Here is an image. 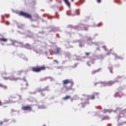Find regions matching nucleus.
Returning <instances> with one entry per match:
<instances>
[{"instance_id":"nucleus-1","label":"nucleus","mask_w":126,"mask_h":126,"mask_svg":"<svg viewBox=\"0 0 126 126\" xmlns=\"http://www.w3.org/2000/svg\"><path fill=\"white\" fill-rule=\"evenodd\" d=\"M46 70V66H37L35 67H32V70L33 71V72H41L42 70Z\"/></svg>"},{"instance_id":"nucleus-2","label":"nucleus","mask_w":126,"mask_h":126,"mask_svg":"<svg viewBox=\"0 0 126 126\" xmlns=\"http://www.w3.org/2000/svg\"><path fill=\"white\" fill-rule=\"evenodd\" d=\"M20 15L24 16V17H26V18H29V19H31V18H32V16L31 14L22 11L20 12Z\"/></svg>"},{"instance_id":"nucleus-3","label":"nucleus","mask_w":126,"mask_h":126,"mask_svg":"<svg viewBox=\"0 0 126 126\" xmlns=\"http://www.w3.org/2000/svg\"><path fill=\"white\" fill-rule=\"evenodd\" d=\"M63 85H66V84H68L69 83L71 84V87L73 86V81L71 80H69L68 79H65L63 81Z\"/></svg>"},{"instance_id":"nucleus-4","label":"nucleus","mask_w":126,"mask_h":126,"mask_svg":"<svg viewBox=\"0 0 126 126\" xmlns=\"http://www.w3.org/2000/svg\"><path fill=\"white\" fill-rule=\"evenodd\" d=\"M22 109L23 111H29L31 112L32 111V106H24L22 107Z\"/></svg>"},{"instance_id":"nucleus-5","label":"nucleus","mask_w":126,"mask_h":126,"mask_svg":"<svg viewBox=\"0 0 126 126\" xmlns=\"http://www.w3.org/2000/svg\"><path fill=\"white\" fill-rule=\"evenodd\" d=\"M3 79H5V80H7L8 79H10V80L16 81V80H17V79H18V78L14 77V76H13L12 77H3Z\"/></svg>"},{"instance_id":"nucleus-6","label":"nucleus","mask_w":126,"mask_h":126,"mask_svg":"<svg viewBox=\"0 0 126 126\" xmlns=\"http://www.w3.org/2000/svg\"><path fill=\"white\" fill-rule=\"evenodd\" d=\"M115 82H119V81H109L106 82V85L107 86H112V85L115 84Z\"/></svg>"},{"instance_id":"nucleus-7","label":"nucleus","mask_w":126,"mask_h":126,"mask_svg":"<svg viewBox=\"0 0 126 126\" xmlns=\"http://www.w3.org/2000/svg\"><path fill=\"white\" fill-rule=\"evenodd\" d=\"M13 45L14 46H15V47H19L20 45H22V42H17V41H14L13 43Z\"/></svg>"},{"instance_id":"nucleus-8","label":"nucleus","mask_w":126,"mask_h":126,"mask_svg":"<svg viewBox=\"0 0 126 126\" xmlns=\"http://www.w3.org/2000/svg\"><path fill=\"white\" fill-rule=\"evenodd\" d=\"M98 95H99V93H94V94L92 95V97H91V99L92 100H94V99H95V96H98Z\"/></svg>"},{"instance_id":"nucleus-9","label":"nucleus","mask_w":126,"mask_h":126,"mask_svg":"<svg viewBox=\"0 0 126 126\" xmlns=\"http://www.w3.org/2000/svg\"><path fill=\"white\" fill-rule=\"evenodd\" d=\"M110 120V117L108 116H104L102 119H101V121H105V120Z\"/></svg>"},{"instance_id":"nucleus-10","label":"nucleus","mask_w":126,"mask_h":126,"mask_svg":"<svg viewBox=\"0 0 126 126\" xmlns=\"http://www.w3.org/2000/svg\"><path fill=\"white\" fill-rule=\"evenodd\" d=\"M71 96L70 95H66L65 97H63V100H68V99H70Z\"/></svg>"},{"instance_id":"nucleus-11","label":"nucleus","mask_w":126,"mask_h":126,"mask_svg":"<svg viewBox=\"0 0 126 126\" xmlns=\"http://www.w3.org/2000/svg\"><path fill=\"white\" fill-rule=\"evenodd\" d=\"M12 99V97L10 96L9 98V100H7L5 101V104H8L9 103H11V102H12V100H11Z\"/></svg>"},{"instance_id":"nucleus-12","label":"nucleus","mask_w":126,"mask_h":126,"mask_svg":"<svg viewBox=\"0 0 126 126\" xmlns=\"http://www.w3.org/2000/svg\"><path fill=\"white\" fill-rule=\"evenodd\" d=\"M0 87L3 88V89H7V86L0 83Z\"/></svg>"},{"instance_id":"nucleus-13","label":"nucleus","mask_w":126,"mask_h":126,"mask_svg":"<svg viewBox=\"0 0 126 126\" xmlns=\"http://www.w3.org/2000/svg\"><path fill=\"white\" fill-rule=\"evenodd\" d=\"M60 52H61V49L57 48L55 51V54L56 55H57V54H60Z\"/></svg>"},{"instance_id":"nucleus-14","label":"nucleus","mask_w":126,"mask_h":126,"mask_svg":"<svg viewBox=\"0 0 126 126\" xmlns=\"http://www.w3.org/2000/svg\"><path fill=\"white\" fill-rule=\"evenodd\" d=\"M8 40V39L7 38H1L0 41H1V42H7Z\"/></svg>"},{"instance_id":"nucleus-15","label":"nucleus","mask_w":126,"mask_h":126,"mask_svg":"<svg viewBox=\"0 0 126 126\" xmlns=\"http://www.w3.org/2000/svg\"><path fill=\"white\" fill-rule=\"evenodd\" d=\"M65 1L66 4L68 5V6H70V3L69 2L68 0H63Z\"/></svg>"},{"instance_id":"nucleus-16","label":"nucleus","mask_w":126,"mask_h":126,"mask_svg":"<svg viewBox=\"0 0 126 126\" xmlns=\"http://www.w3.org/2000/svg\"><path fill=\"white\" fill-rule=\"evenodd\" d=\"M110 111L108 109H104L102 111L103 114H107V113H109Z\"/></svg>"},{"instance_id":"nucleus-17","label":"nucleus","mask_w":126,"mask_h":126,"mask_svg":"<svg viewBox=\"0 0 126 126\" xmlns=\"http://www.w3.org/2000/svg\"><path fill=\"white\" fill-rule=\"evenodd\" d=\"M100 70H102V68H100L97 69V70H95V71L97 73V72H99V71Z\"/></svg>"},{"instance_id":"nucleus-18","label":"nucleus","mask_w":126,"mask_h":126,"mask_svg":"<svg viewBox=\"0 0 126 126\" xmlns=\"http://www.w3.org/2000/svg\"><path fill=\"white\" fill-rule=\"evenodd\" d=\"M95 73H97L95 70H93V71H92V74H95Z\"/></svg>"},{"instance_id":"nucleus-19","label":"nucleus","mask_w":126,"mask_h":126,"mask_svg":"<svg viewBox=\"0 0 126 126\" xmlns=\"http://www.w3.org/2000/svg\"><path fill=\"white\" fill-rule=\"evenodd\" d=\"M22 72H23L22 71H18V74H21V73H22Z\"/></svg>"},{"instance_id":"nucleus-20","label":"nucleus","mask_w":126,"mask_h":126,"mask_svg":"<svg viewBox=\"0 0 126 126\" xmlns=\"http://www.w3.org/2000/svg\"><path fill=\"white\" fill-rule=\"evenodd\" d=\"M109 70H110V72H111V73H113V69L110 68Z\"/></svg>"},{"instance_id":"nucleus-21","label":"nucleus","mask_w":126,"mask_h":126,"mask_svg":"<svg viewBox=\"0 0 126 126\" xmlns=\"http://www.w3.org/2000/svg\"><path fill=\"white\" fill-rule=\"evenodd\" d=\"M85 55H87V56H89V55H90V53L86 52Z\"/></svg>"},{"instance_id":"nucleus-22","label":"nucleus","mask_w":126,"mask_h":126,"mask_svg":"<svg viewBox=\"0 0 126 126\" xmlns=\"http://www.w3.org/2000/svg\"><path fill=\"white\" fill-rule=\"evenodd\" d=\"M53 62L56 63H59V61H57V60H54Z\"/></svg>"},{"instance_id":"nucleus-23","label":"nucleus","mask_w":126,"mask_h":126,"mask_svg":"<svg viewBox=\"0 0 126 126\" xmlns=\"http://www.w3.org/2000/svg\"><path fill=\"white\" fill-rule=\"evenodd\" d=\"M121 78H122V77L120 76H118L117 77V79H121Z\"/></svg>"},{"instance_id":"nucleus-24","label":"nucleus","mask_w":126,"mask_h":126,"mask_svg":"<svg viewBox=\"0 0 126 126\" xmlns=\"http://www.w3.org/2000/svg\"><path fill=\"white\" fill-rule=\"evenodd\" d=\"M96 1L98 2V3H100V2L101 1V0H96Z\"/></svg>"},{"instance_id":"nucleus-25","label":"nucleus","mask_w":126,"mask_h":126,"mask_svg":"<svg viewBox=\"0 0 126 126\" xmlns=\"http://www.w3.org/2000/svg\"><path fill=\"white\" fill-rule=\"evenodd\" d=\"M86 104H87V102H85L84 103H82V105H85Z\"/></svg>"},{"instance_id":"nucleus-26","label":"nucleus","mask_w":126,"mask_h":126,"mask_svg":"<svg viewBox=\"0 0 126 126\" xmlns=\"http://www.w3.org/2000/svg\"><path fill=\"white\" fill-rule=\"evenodd\" d=\"M6 24L7 25H8L9 24V23L8 22H7L6 23Z\"/></svg>"},{"instance_id":"nucleus-27","label":"nucleus","mask_w":126,"mask_h":126,"mask_svg":"<svg viewBox=\"0 0 126 126\" xmlns=\"http://www.w3.org/2000/svg\"><path fill=\"white\" fill-rule=\"evenodd\" d=\"M2 124H3V123L2 122H0V125H2Z\"/></svg>"},{"instance_id":"nucleus-28","label":"nucleus","mask_w":126,"mask_h":126,"mask_svg":"<svg viewBox=\"0 0 126 126\" xmlns=\"http://www.w3.org/2000/svg\"><path fill=\"white\" fill-rule=\"evenodd\" d=\"M26 85H27V86H29V85H28V83H27V84H26Z\"/></svg>"},{"instance_id":"nucleus-29","label":"nucleus","mask_w":126,"mask_h":126,"mask_svg":"<svg viewBox=\"0 0 126 126\" xmlns=\"http://www.w3.org/2000/svg\"><path fill=\"white\" fill-rule=\"evenodd\" d=\"M26 45H27V46H30V44H27Z\"/></svg>"},{"instance_id":"nucleus-30","label":"nucleus","mask_w":126,"mask_h":126,"mask_svg":"<svg viewBox=\"0 0 126 126\" xmlns=\"http://www.w3.org/2000/svg\"><path fill=\"white\" fill-rule=\"evenodd\" d=\"M85 30L87 31V28H85Z\"/></svg>"},{"instance_id":"nucleus-31","label":"nucleus","mask_w":126,"mask_h":126,"mask_svg":"<svg viewBox=\"0 0 126 126\" xmlns=\"http://www.w3.org/2000/svg\"><path fill=\"white\" fill-rule=\"evenodd\" d=\"M2 104L1 103H0V106H1Z\"/></svg>"},{"instance_id":"nucleus-32","label":"nucleus","mask_w":126,"mask_h":126,"mask_svg":"<svg viewBox=\"0 0 126 126\" xmlns=\"http://www.w3.org/2000/svg\"><path fill=\"white\" fill-rule=\"evenodd\" d=\"M99 109H100V110L102 109V107H99Z\"/></svg>"},{"instance_id":"nucleus-33","label":"nucleus","mask_w":126,"mask_h":126,"mask_svg":"<svg viewBox=\"0 0 126 126\" xmlns=\"http://www.w3.org/2000/svg\"><path fill=\"white\" fill-rule=\"evenodd\" d=\"M42 126H46V125H43Z\"/></svg>"},{"instance_id":"nucleus-34","label":"nucleus","mask_w":126,"mask_h":126,"mask_svg":"<svg viewBox=\"0 0 126 126\" xmlns=\"http://www.w3.org/2000/svg\"><path fill=\"white\" fill-rule=\"evenodd\" d=\"M2 19H3V17L2 16Z\"/></svg>"},{"instance_id":"nucleus-35","label":"nucleus","mask_w":126,"mask_h":126,"mask_svg":"<svg viewBox=\"0 0 126 126\" xmlns=\"http://www.w3.org/2000/svg\"><path fill=\"white\" fill-rule=\"evenodd\" d=\"M99 24L101 25V24H102V23H100Z\"/></svg>"},{"instance_id":"nucleus-36","label":"nucleus","mask_w":126,"mask_h":126,"mask_svg":"<svg viewBox=\"0 0 126 126\" xmlns=\"http://www.w3.org/2000/svg\"><path fill=\"white\" fill-rule=\"evenodd\" d=\"M72 1H73V0H72Z\"/></svg>"}]
</instances>
